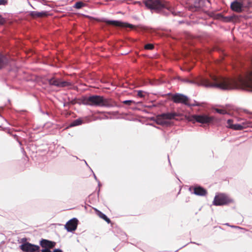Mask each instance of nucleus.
<instances>
[{"label":"nucleus","instance_id":"cd10ccee","mask_svg":"<svg viewBox=\"0 0 252 252\" xmlns=\"http://www.w3.org/2000/svg\"><path fill=\"white\" fill-rule=\"evenodd\" d=\"M144 93H145V92H144L142 90H139L137 92V96L140 97H141V98L144 97H145Z\"/></svg>","mask_w":252,"mask_h":252},{"label":"nucleus","instance_id":"e433bc0d","mask_svg":"<svg viewBox=\"0 0 252 252\" xmlns=\"http://www.w3.org/2000/svg\"><path fill=\"white\" fill-rule=\"evenodd\" d=\"M94 178L95 179V180L97 181V180H98L96 177V176H95V175L94 173Z\"/></svg>","mask_w":252,"mask_h":252},{"label":"nucleus","instance_id":"f257e3e1","mask_svg":"<svg viewBox=\"0 0 252 252\" xmlns=\"http://www.w3.org/2000/svg\"><path fill=\"white\" fill-rule=\"evenodd\" d=\"M182 81L205 88H216L222 91L232 90L235 89L233 81L229 78L220 75L210 74L209 77L199 75L193 80L183 79Z\"/></svg>","mask_w":252,"mask_h":252},{"label":"nucleus","instance_id":"6e6552de","mask_svg":"<svg viewBox=\"0 0 252 252\" xmlns=\"http://www.w3.org/2000/svg\"><path fill=\"white\" fill-rule=\"evenodd\" d=\"M233 122L232 119H228L227 121L228 128L234 130H241L247 127H252V121H245L242 123L235 124H233Z\"/></svg>","mask_w":252,"mask_h":252},{"label":"nucleus","instance_id":"2eb2a0df","mask_svg":"<svg viewBox=\"0 0 252 252\" xmlns=\"http://www.w3.org/2000/svg\"><path fill=\"white\" fill-rule=\"evenodd\" d=\"M150 119L154 121L157 124L162 126H170L172 124L170 121L162 120L160 116V114L158 115L156 117H151Z\"/></svg>","mask_w":252,"mask_h":252},{"label":"nucleus","instance_id":"49530a36","mask_svg":"<svg viewBox=\"0 0 252 252\" xmlns=\"http://www.w3.org/2000/svg\"><path fill=\"white\" fill-rule=\"evenodd\" d=\"M130 26H132V25L129 24Z\"/></svg>","mask_w":252,"mask_h":252},{"label":"nucleus","instance_id":"de8ad7c7","mask_svg":"<svg viewBox=\"0 0 252 252\" xmlns=\"http://www.w3.org/2000/svg\"><path fill=\"white\" fill-rule=\"evenodd\" d=\"M0 117H2V116L1 115V114H0Z\"/></svg>","mask_w":252,"mask_h":252},{"label":"nucleus","instance_id":"b1692460","mask_svg":"<svg viewBox=\"0 0 252 252\" xmlns=\"http://www.w3.org/2000/svg\"><path fill=\"white\" fill-rule=\"evenodd\" d=\"M122 102L123 104L128 105V106H130L132 104H136L140 103L139 102H136L135 101H134L133 100H131V99L125 100L123 101Z\"/></svg>","mask_w":252,"mask_h":252},{"label":"nucleus","instance_id":"412c9836","mask_svg":"<svg viewBox=\"0 0 252 252\" xmlns=\"http://www.w3.org/2000/svg\"><path fill=\"white\" fill-rule=\"evenodd\" d=\"M83 123V121L81 118H79L73 121L71 123H70L68 126V127H72L74 126H78L81 125Z\"/></svg>","mask_w":252,"mask_h":252},{"label":"nucleus","instance_id":"72a5a7b5","mask_svg":"<svg viewBox=\"0 0 252 252\" xmlns=\"http://www.w3.org/2000/svg\"><path fill=\"white\" fill-rule=\"evenodd\" d=\"M230 227H232V228H238V229H242L241 227L238 226H236V225H229Z\"/></svg>","mask_w":252,"mask_h":252},{"label":"nucleus","instance_id":"37998d69","mask_svg":"<svg viewBox=\"0 0 252 252\" xmlns=\"http://www.w3.org/2000/svg\"><path fill=\"white\" fill-rule=\"evenodd\" d=\"M135 2L137 3H139V4H141V3L140 1H136Z\"/></svg>","mask_w":252,"mask_h":252},{"label":"nucleus","instance_id":"dca6fc26","mask_svg":"<svg viewBox=\"0 0 252 252\" xmlns=\"http://www.w3.org/2000/svg\"><path fill=\"white\" fill-rule=\"evenodd\" d=\"M98 22H104L108 24H111L117 26H121L122 22L119 20H109L105 18H94Z\"/></svg>","mask_w":252,"mask_h":252},{"label":"nucleus","instance_id":"79ce46f5","mask_svg":"<svg viewBox=\"0 0 252 252\" xmlns=\"http://www.w3.org/2000/svg\"><path fill=\"white\" fill-rule=\"evenodd\" d=\"M225 225H227V226H229V225H230V224H229V223H226L225 224Z\"/></svg>","mask_w":252,"mask_h":252},{"label":"nucleus","instance_id":"aec40b11","mask_svg":"<svg viewBox=\"0 0 252 252\" xmlns=\"http://www.w3.org/2000/svg\"><path fill=\"white\" fill-rule=\"evenodd\" d=\"M95 212L96 215L99 216V218L104 220L108 223H111L110 219L107 217V216L100 211L95 209Z\"/></svg>","mask_w":252,"mask_h":252},{"label":"nucleus","instance_id":"ea45409f","mask_svg":"<svg viewBox=\"0 0 252 252\" xmlns=\"http://www.w3.org/2000/svg\"><path fill=\"white\" fill-rule=\"evenodd\" d=\"M168 162H169V164H171L170 161V159H169V156H168Z\"/></svg>","mask_w":252,"mask_h":252},{"label":"nucleus","instance_id":"bb28decb","mask_svg":"<svg viewBox=\"0 0 252 252\" xmlns=\"http://www.w3.org/2000/svg\"><path fill=\"white\" fill-rule=\"evenodd\" d=\"M187 106H188L190 107H194V106H200L201 104L199 102H198L194 100L193 103H189L188 102Z\"/></svg>","mask_w":252,"mask_h":252},{"label":"nucleus","instance_id":"c03bdc74","mask_svg":"<svg viewBox=\"0 0 252 252\" xmlns=\"http://www.w3.org/2000/svg\"><path fill=\"white\" fill-rule=\"evenodd\" d=\"M99 191H100V189L99 188V189H98V191H97V192H97L98 194H99Z\"/></svg>","mask_w":252,"mask_h":252},{"label":"nucleus","instance_id":"c756f323","mask_svg":"<svg viewBox=\"0 0 252 252\" xmlns=\"http://www.w3.org/2000/svg\"><path fill=\"white\" fill-rule=\"evenodd\" d=\"M8 3V0H0V5H5Z\"/></svg>","mask_w":252,"mask_h":252},{"label":"nucleus","instance_id":"393cba45","mask_svg":"<svg viewBox=\"0 0 252 252\" xmlns=\"http://www.w3.org/2000/svg\"><path fill=\"white\" fill-rule=\"evenodd\" d=\"M154 48V45L152 43H148L144 45V49L145 50H152Z\"/></svg>","mask_w":252,"mask_h":252},{"label":"nucleus","instance_id":"f3484780","mask_svg":"<svg viewBox=\"0 0 252 252\" xmlns=\"http://www.w3.org/2000/svg\"><path fill=\"white\" fill-rule=\"evenodd\" d=\"M9 63V60L6 55L0 52V70L7 66Z\"/></svg>","mask_w":252,"mask_h":252},{"label":"nucleus","instance_id":"a18cd8bd","mask_svg":"<svg viewBox=\"0 0 252 252\" xmlns=\"http://www.w3.org/2000/svg\"><path fill=\"white\" fill-rule=\"evenodd\" d=\"M66 106V103H64V104H63V106L64 107V106Z\"/></svg>","mask_w":252,"mask_h":252},{"label":"nucleus","instance_id":"c85d7f7f","mask_svg":"<svg viewBox=\"0 0 252 252\" xmlns=\"http://www.w3.org/2000/svg\"><path fill=\"white\" fill-rule=\"evenodd\" d=\"M5 20L4 18L0 14V25H2L4 24Z\"/></svg>","mask_w":252,"mask_h":252},{"label":"nucleus","instance_id":"7c9ffc66","mask_svg":"<svg viewBox=\"0 0 252 252\" xmlns=\"http://www.w3.org/2000/svg\"><path fill=\"white\" fill-rule=\"evenodd\" d=\"M51 249H40L41 252H52V251L51 250Z\"/></svg>","mask_w":252,"mask_h":252},{"label":"nucleus","instance_id":"4468645a","mask_svg":"<svg viewBox=\"0 0 252 252\" xmlns=\"http://www.w3.org/2000/svg\"><path fill=\"white\" fill-rule=\"evenodd\" d=\"M56 245L54 241L41 239L39 241V246L42 249H53Z\"/></svg>","mask_w":252,"mask_h":252},{"label":"nucleus","instance_id":"4c0bfd02","mask_svg":"<svg viewBox=\"0 0 252 252\" xmlns=\"http://www.w3.org/2000/svg\"><path fill=\"white\" fill-rule=\"evenodd\" d=\"M190 243L195 244H196V245H199V246L201 245L200 244L197 243L193 242H190Z\"/></svg>","mask_w":252,"mask_h":252},{"label":"nucleus","instance_id":"473e14b6","mask_svg":"<svg viewBox=\"0 0 252 252\" xmlns=\"http://www.w3.org/2000/svg\"><path fill=\"white\" fill-rule=\"evenodd\" d=\"M13 137L18 142V143H19L20 145H22V143L21 141H20L19 140H18V136L16 135V134H14L13 135Z\"/></svg>","mask_w":252,"mask_h":252},{"label":"nucleus","instance_id":"9b49d317","mask_svg":"<svg viewBox=\"0 0 252 252\" xmlns=\"http://www.w3.org/2000/svg\"><path fill=\"white\" fill-rule=\"evenodd\" d=\"M78 223V219L73 218L66 222L64 228L67 232H73L77 229Z\"/></svg>","mask_w":252,"mask_h":252},{"label":"nucleus","instance_id":"a19ab883","mask_svg":"<svg viewBox=\"0 0 252 252\" xmlns=\"http://www.w3.org/2000/svg\"><path fill=\"white\" fill-rule=\"evenodd\" d=\"M83 160L85 161V164H86V165H87V166H89V165H88V164L87 162H86V161L85 160Z\"/></svg>","mask_w":252,"mask_h":252},{"label":"nucleus","instance_id":"c9c22d12","mask_svg":"<svg viewBox=\"0 0 252 252\" xmlns=\"http://www.w3.org/2000/svg\"><path fill=\"white\" fill-rule=\"evenodd\" d=\"M149 125H150V126H153L155 127H156V128H159V127H158V126H154V124H149Z\"/></svg>","mask_w":252,"mask_h":252},{"label":"nucleus","instance_id":"9d476101","mask_svg":"<svg viewBox=\"0 0 252 252\" xmlns=\"http://www.w3.org/2000/svg\"><path fill=\"white\" fill-rule=\"evenodd\" d=\"M189 97L184 94L180 93H176L173 94L172 100L176 103H182L186 105H188V102L189 100Z\"/></svg>","mask_w":252,"mask_h":252},{"label":"nucleus","instance_id":"2f4dec72","mask_svg":"<svg viewBox=\"0 0 252 252\" xmlns=\"http://www.w3.org/2000/svg\"><path fill=\"white\" fill-rule=\"evenodd\" d=\"M52 252H63L62 250L60 248H55L52 251Z\"/></svg>","mask_w":252,"mask_h":252},{"label":"nucleus","instance_id":"4be33fe9","mask_svg":"<svg viewBox=\"0 0 252 252\" xmlns=\"http://www.w3.org/2000/svg\"><path fill=\"white\" fill-rule=\"evenodd\" d=\"M85 6L86 3H85L83 1H77L74 4V5H73V7L76 9H80Z\"/></svg>","mask_w":252,"mask_h":252},{"label":"nucleus","instance_id":"f03ea898","mask_svg":"<svg viewBox=\"0 0 252 252\" xmlns=\"http://www.w3.org/2000/svg\"><path fill=\"white\" fill-rule=\"evenodd\" d=\"M146 7L150 10L152 13L156 12L168 16L172 14L174 16H181L180 11H176L171 3L165 0H142Z\"/></svg>","mask_w":252,"mask_h":252},{"label":"nucleus","instance_id":"ddd939ff","mask_svg":"<svg viewBox=\"0 0 252 252\" xmlns=\"http://www.w3.org/2000/svg\"><path fill=\"white\" fill-rule=\"evenodd\" d=\"M189 189L190 191H191L192 189V193L198 196H204L207 193V190L199 185L190 187Z\"/></svg>","mask_w":252,"mask_h":252},{"label":"nucleus","instance_id":"0eeeda50","mask_svg":"<svg viewBox=\"0 0 252 252\" xmlns=\"http://www.w3.org/2000/svg\"><path fill=\"white\" fill-rule=\"evenodd\" d=\"M21 244L19 248L23 252H40V247L39 245L31 243L27 241L26 238H22Z\"/></svg>","mask_w":252,"mask_h":252},{"label":"nucleus","instance_id":"a211bd4d","mask_svg":"<svg viewBox=\"0 0 252 252\" xmlns=\"http://www.w3.org/2000/svg\"><path fill=\"white\" fill-rule=\"evenodd\" d=\"M204 0H194L193 4L189 5V9L190 11H197L199 10Z\"/></svg>","mask_w":252,"mask_h":252},{"label":"nucleus","instance_id":"5701e85b","mask_svg":"<svg viewBox=\"0 0 252 252\" xmlns=\"http://www.w3.org/2000/svg\"><path fill=\"white\" fill-rule=\"evenodd\" d=\"M218 16L222 18L224 22H229L232 21L234 18V16H224L221 13L218 14Z\"/></svg>","mask_w":252,"mask_h":252},{"label":"nucleus","instance_id":"f704fd0d","mask_svg":"<svg viewBox=\"0 0 252 252\" xmlns=\"http://www.w3.org/2000/svg\"><path fill=\"white\" fill-rule=\"evenodd\" d=\"M40 112L43 114H46L47 115H49V113L47 111L46 112H44L43 111H42V110H40Z\"/></svg>","mask_w":252,"mask_h":252},{"label":"nucleus","instance_id":"a878e982","mask_svg":"<svg viewBox=\"0 0 252 252\" xmlns=\"http://www.w3.org/2000/svg\"><path fill=\"white\" fill-rule=\"evenodd\" d=\"M215 111L219 114L222 115L228 114V113L224 109L217 108L215 109Z\"/></svg>","mask_w":252,"mask_h":252},{"label":"nucleus","instance_id":"09e8293b","mask_svg":"<svg viewBox=\"0 0 252 252\" xmlns=\"http://www.w3.org/2000/svg\"><path fill=\"white\" fill-rule=\"evenodd\" d=\"M1 127V126H0V127Z\"/></svg>","mask_w":252,"mask_h":252},{"label":"nucleus","instance_id":"58836bf2","mask_svg":"<svg viewBox=\"0 0 252 252\" xmlns=\"http://www.w3.org/2000/svg\"><path fill=\"white\" fill-rule=\"evenodd\" d=\"M97 183H98V186L99 187L101 185V184H100V182L99 180H97Z\"/></svg>","mask_w":252,"mask_h":252},{"label":"nucleus","instance_id":"7ed1b4c3","mask_svg":"<svg viewBox=\"0 0 252 252\" xmlns=\"http://www.w3.org/2000/svg\"><path fill=\"white\" fill-rule=\"evenodd\" d=\"M80 104L94 107H113L115 105L111 99L105 98L103 95L93 94L89 96H83Z\"/></svg>","mask_w":252,"mask_h":252},{"label":"nucleus","instance_id":"20e7f679","mask_svg":"<svg viewBox=\"0 0 252 252\" xmlns=\"http://www.w3.org/2000/svg\"><path fill=\"white\" fill-rule=\"evenodd\" d=\"M193 121L202 124H209L219 123L220 119L214 116H210L205 114H194L191 116Z\"/></svg>","mask_w":252,"mask_h":252},{"label":"nucleus","instance_id":"6ab92c4d","mask_svg":"<svg viewBox=\"0 0 252 252\" xmlns=\"http://www.w3.org/2000/svg\"><path fill=\"white\" fill-rule=\"evenodd\" d=\"M30 15L32 17H41L48 15V11H41L40 12L37 11H31L29 13Z\"/></svg>","mask_w":252,"mask_h":252},{"label":"nucleus","instance_id":"39448f33","mask_svg":"<svg viewBox=\"0 0 252 252\" xmlns=\"http://www.w3.org/2000/svg\"><path fill=\"white\" fill-rule=\"evenodd\" d=\"M252 6L251 2L244 0H234L231 2L230 8L234 12L241 13Z\"/></svg>","mask_w":252,"mask_h":252},{"label":"nucleus","instance_id":"423d86ee","mask_svg":"<svg viewBox=\"0 0 252 252\" xmlns=\"http://www.w3.org/2000/svg\"><path fill=\"white\" fill-rule=\"evenodd\" d=\"M234 202V200L224 193H217L213 201V205L216 206L227 205Z\"/></svg>","mask_w":252,"mask_h":252},{"label":"nucleus","instance_id":"1a4fd4ad","mask_svg":"<svg viewBox=\"0 0 252 252\" xmlns=\"http://www.w3.org/2000/svg\"><path fill=\"white\" fill-rule=\"evenodd\" d=\"M47 81L50 86H54L59 88L71 87L72 86L71 82L63 80L61 78L52 77L48 79Z\"/></svg>","mask_w":252,"mask_h":252},{"label":"nucleus","instance_id":"f8f14e48","mask_svg":"<svg viewBox=\"0 0 252 252\" xmlns=\"http://www.w3.org/2000/svg\"><path fill=\"white\" fill-rule=\"evenodd\" d=\"M181 116V114L175 111L167 112L160 114V116L161 117L162 120L168 121H170L172 120H178V119H177L176 117H180Z\"/></svg>","mask_w":252,"mask_h":252}]
</instances>
